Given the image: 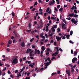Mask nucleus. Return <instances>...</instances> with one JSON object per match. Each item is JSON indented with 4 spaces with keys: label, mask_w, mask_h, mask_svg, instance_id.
<instances>
[{
    "label": "nucleus",
    "mask_w": 79,
    "mask_h": 79,
    "mask_svg": "<svg viewBox=\"0 0 79 79\" xmlns=\"http://www.w3.org/2000/svg\"><path fill=\"white\" fill-rule=\"evenodd\" d=\"M12 64H18V59L15 58L13 60L12 62Z\"/></svg>",
    "instance_id": "f257e3e1"
},
{
    "label": "nucleus",
    "mask_w": 79,
    "mask_h": 79,
    "mask_svg": "<svg viewBox=\"0 0 79 79\" xmlns=\"http://www.w3.org/2000/svg\"><path fill=\"white\" fill-rule=\"evenodd\" d=\"M29 52H30L29 53L32 54V53H33V52H34V51L32 50V49H27L26 51V53L28 54V53H29Z\"/></svg>",
    "instance_id": "f03ea898"
},
{
    "label": "nucleus",
    "mask_w": 79,
    "mask_h": 79,
    "mask_svg": "<svg viewBox=\"0 0 79 79\" xmlns=\"http://www.w3.org/2000/svg\"><path fill=\"white\" fill-rule=\"evenodd\" d=\"M66 73L68 74V77H69L71 75V73L70 72V70H66Z\"/></svg>",
    "instance_id": "7ed1b4c3"
},
{
    "label": "nucleus",
    "mask_w": 79,
    "mask_h": 79,
    "mask_svg": "<svg viewBox=\"0 0 79 79\" xmlns=\"http://www.w3.org/2000/svg\"><path fill=\"white\" fill-rule=\"evenodd\" d=\"M72 23H74V24H76L77 23V21H76L75 19H72L71 20Z\"/></svg>",
    "instance_id": "20e7f679"
},
{
    "label": "nucleus",
    "mask_w": 79,
    "mask_h": 79,
    "mask_svg": "<svg viewBox=\"0 0 79 79\" xmlns=\"http://www.w3.org/2000/svg\"><path fill=\"white\" fill-rule=\"evenodd\" d=\"M48 60V61H49V62H48V63L50 64V63L52 62L51 60H50V58L48 57L47 58V59L45 60L46 62H47Z\"/></svg>",
    "instance_id": "39448f33"
},
{
    "label": "nucleus",
    "mask_w": 79,
    "mask_h": 79,
    "mask_svg": "<svg viewBox=\"0 0 79 79\" xmlns=\"http://www.w3.org/2000/svg\"><path fill=\"white\" fill-rule=\"evenodd\" d=\"M72 63H74L75 61H77V58L76 57H74L73 58L72 60Z\"/></svg>",
    "instance_id": "423d86ee"
},
{
    "label": "nucleus",
    "mask_w": 79,
    "mask_h": 79,
    "mask_svg": "<svg viewBox=\"0 0 79 79\" xmlns=\"http://www.w3.org/2000/svg\"><path fill=\"white\" fill-rule=\"evenodd\" d=\"M66 25L64 23H63L62 25V27L63 29L66 30Z\"/></svg>",
    "instance_id": "0eeeda50"
},
{
    "label": "nucleus",
    "mask_w": 79,
    "mask_h": 79,
    "mask_svg": "<svg viewBox=\"0 0 79 79\" xmlns=\"http://www.w3.org/2000/svg\"><path fill=\"white\" fill-rule=\"evenodd\" d=\"M56 39H57V40L58 42L60 41L61 39V37H60L59 36H56Z\"/></svg>",
    "instance_id": "6e6552de"
},
{
    "label": "nucleus",
    "mask_w": 79,
    "mask_h": 79,
    "mask_svg": "<svg viewBox=\"0 0 79 79\" xmlns=\"http://www.w3.org/2000/svg\"><path fill=\"white\" fill-rule=\"evenodd\" d=\"M20 45L22 47H25V43H24V42H23L20 44Z\"/></svg>",
    "instance_id": "1a4fd4ad"
},
{
    "label": "nucleus",
    "mask_w": 79,
    "mask_h": 79,
    "mask_svg": "<svg viewBox=\"0 0 79 79\" xmlns=\"http://www.w3.org/2000/svg\"><path fill=\"white\" fill-rule=\"evenodd\" d=\"M74 15V13H72L71 14H69L68 16H70V17H73Z\"/></svg>",
    "instance_id": "9d476101"
},
{
    "label": "nucleus",
    "mask_w": 79,
    "mask_h": 79,
    "mask_svg": "<svg viewBox=\"0 0 79 79\" xmlns=\"http://www.w3.org/2000/svg\"><path fill=\"white\" fill-rule=\"evenodd\" d=\"M16 25L13 26L12 27V31H13V30H14V29L15 30L16 29Z\"/></svg>",
    "instance_id": "9b49d317"
},
{
    "label": "nucleus",
    "mask_w": 79,
    "mask_h": 79,
    "mask_svg": "<svg viewBox=\"0 0 79 79\" xmlns=\"http://www.w3.org/2000/svg\"><path fill=\"white\" fill-rule=\"evenodd\" d=\"M34 53L35 55H37V49H35V52H34Z\"/></svg>",
    "instance_id": "f8f14e48"
},
{
    "label": "nucleus",
    "mask_w": 79,
    "mask_h": 79,
    "mask_svg": "<svg viewBox=\"0 0 79 79\" xmlns=\"http://www.w3.org/2000/svg\"><path fill=\"white\" fill-rule=\"evenodd\" d=\"M44 64H45V66H46V67H47V66H48L49 64H50L49 63H48V62L47 63H45Z\"/></svg>",
    "instance_id": "ddd939ff"
},
{
    "label": "nucleus",
    "mask_w": 79,
    "mask_h": 79,
    "mask_svg": "<svg viewBox=\"0 0 79 79\" xmlns=\"http://www.w3.org/2000/svg\"><path fill=\"white\" fill-rule=\"evenodd\" d=\"M74 56H76L77 54V51H76L74 52Z\"/></svg>",
    "instance_id": "4468645a"
},
{
    "label": "nucleus",
    "mask_w": 79,
    "mask_h": 79,
    "mask_svg": "<svg viewBox=\"0 0 79 79\" xmlns=\"http://www.w3.org/2000/svg\"><path fill=\"white\" fill-rule=\"evenodd\" d=\"M12 42V40H9L8 44H11Z\"/></svg>",
    "instance_id": "2eb2a0df"
},
{
    "label": "nucleus",
    "mask_w": 79,
    "mask_h": 79,
    "mask_svg": "<svg viewBox=\"0 0 79 79\" xmlns=\"http://www.w3.org/2000/svg\"><path fill=\"white\" fill-rule=\"evenodd\" d=\"M41 50H45V47L44 46H42L41 47Z\"/></svg>",
    "instance_id": "dca6fc26"
},
{
    "label": "nucleus",
    "mask_w": 79,
    "mask_h": 79,
    "mask_svg": "<svg viewBox=\"0 0 79 79\" xmlns=\"http://www.w3.org/2000/svg\"><path fill=\"white\" fill-rule=\"evenodd\" d=\"M69 37H70V35H66V37L68 39H69Z\"/></svg>",
    "instance_id": "f3484780"
},
{
    "label": "nucleus",
    "mask_w": 79,
    "mask_h": 79,
    "mask_svg": "<svg viewBox=\"0 0 79 79\" xmlns=\"http://www.w3.org/2000/svg\"><path fill=\"white\" fill-rule=\"evenodd\" d=\"M28 27H29V29H31V23H29Z\"/></svg>",
    "instance_id": "a211bd4d"
},
{
    "label": "nucleus",
    "mask_w": 79,
    "mask_h": 79,
    "mask_svg": "<svg viewBox=\"0 0 79 79\" xmlns=\"http://www.w3.org/2000/svg\"><path fill=\"white\" fill-rule=\"evenodd\" d=\"M37 4H38V3H37V2H35V3L34 4V6H35V5H37Z\"/></svg>",
    "instance_id": "6ab92c4d"
},
{
    "label": "nucleus",
    "mask_w": 79,
    "mask_h": 79,
    "mask_svg": "<svg viewBox=\"0 0 79 79\" xmlns=\"http://www.w3.org/2000/svg\"><path fill=\"white\" fill-rule=\"evenodd\" d=\"M74 71V69L73 68H71V72L73 73Z\"/></svg>",
    "instance_id": "aec40b11"
},
{
    "label": "nucleus",
    "mask_w": 79,
    "mask_h": 79,
    "mask_svg": "<svg viewBox=\"0 0 79 79\" xmlns=\"http://www.w3.org/2000/svg\"><path fill=\"white\" fill-rule=\"evenodd\" d=\"M40 51L38 49L37 51V53L38 55H39L40 54Z\"/></svg>",
    "instance_id": "412c9836"
},
{
    "label": "nucleus",
    "mask_w": 79,
    "mask_h": 79,
    "mask_svg": "<svg viewBox=\"0 0 79 79\" xmlns=\"http://www.w3.org/2000/svg\"><path fill=\"white\" fill-rule=\"evenodd\" d=\"M73 17H74L75 18H78V15H77L75 14L73 16Z\"/></svg>",
    "instance_id": "4be33fe9"
},
{
    "label": "nucleus",
    "mask_w": 79,
    "mask_h": 79,
    "mask_svg": "<svg viewBox=\"0 0 79 79\" xmlns=\"http://www.w3.org/2000/svg\"><path fill=\"white\" fill-rule=\"evenodd\" d=\"M49 10H50V7H48L46 10V12H48Z\"/></svg>",
    "instance_id": "5701e85b"
},
{
    "label": "nucleus",
    "mask_w": 79,
    "mask_h": 79,
    "mask_svg": "<svg viewBox=\"0 0 79 79\" xmlns=\"http://www.w3.org/2000/svg\"><path fill=\"white\" fill-rule=\"evenodd\" d=\"M73 31H71L70 32V35H73Z\"/></svg>",
    "instance_id": "b1692460"
},
{
    "label": "nucleus",
    "mask_w": 79,
    "mask_h": 79,
    "mask_svg": "<svg viewBox=\"0 0 79 79\" xmlns=\"http://www.w3.org/2000/svg\"><path fill=\"white\" fill-rule=\"evenodd\" d=\"M29 66H30V67H31L32 68L33 67H34V65L32 64H30L29 65Z\"/></svg>",
    "instance_id": "393cba45"
},
{
    "label": "nucleus",
    "mask_w": 79,
    "mask_h": 79,
    "mask_svg": "<svg viewBox=\"0 0 79 79\" xmlns=\"http://www.w3.org/2000/svg\"><path fill=\"white\" fill-rule=\"evenodd\" d=\"M62 10H63V7H61L59 9V11H60V12H62Z\"/></svg>",
    "instance_id": "a878e982"
},
{
    "label": "nucleus",
    "mask_w": 79,
    "mask_h": 79,
    "mask_svg": "<svg viewBox=\"0 0 79 79\" xmlns=\"http://www.w3.org/2000/svg\"><path fill=\"white\" fill-rule=\"evenodd\" d=\"M71 10H74L75 8H74V6H73L72 8H71Z\"/></svg>",
    "instance_id": "bb28decb"
},
{
    "label": "nucleus",
    "mask_w": 79,
    "mask_h": 79,
    "mask_svg": "<svg viewBox=\"0 0 79 79\" xmlns=\"http://www.w3.org/2000/svg\"><path fill=\"white\" fill-rule=\"evenodd\" d=\"M34 40V38H32V39H31V40H30V42H32Z\"/></svg>",
    "instance_id": "cd10ccee"
},
{
    "label": "nucleus",
    "mask_w": 79,
    "mask_h": 79,
    "mask_svg": "<svg viewBox=\"0 0 79 79\" xmlns=\"http://www.w3.org/2000/svg\"><path fill=\"white\" fill-rule=\"evenodd\" d=\"M50 48H48L47 49V52H50Z\"/></svg>",
    "instance_id": "c85d7f7f"
},
{
    "label": "nucleus",
    "mask_w": 79,
    "mask_h": 79,
    "mask_svg": "<svg viewBox=\"0 0 79 79\" xmlns=\"http://www.w3.org/2000/svg\"><path fill=\"white\" fill-rule=\"evenodd\" d=\"M52 4H53V3L52 2V1H51L50 3H49V5H52Z\"/></svg>",
    "instance_id": "c756f323"
},
{
    "label": "nucleus",
    "mask_w": 79,
    "mask_h": 79,
    "mask_svg": "<svg viewBox=\"0 0 79 79\" xmlns=\"http://www.w3.org/2000/svg\"><path fill=\"white\" fill-rule=\"evenodd\" d=\"M12 15L13 16H15V12H12Z\"/></svg>",
    "instance_id": "7c9ffc66"
},
{
    "label": "nucleus",
    "mask_w": 79,
    "mask_h": 79,
    "mask_svg": "<svg viewBox=\"0 0 79 79\" xmlns=\"http://www.w3.org/2000/svg\"><path fill=\"white\" fill-rule=\"evenodd\" d=\"M74 11L75 13H76V14H77V10H76V9H75L74 10Z\"/></svg>",
    "instance_id": "2f4dec72"
},
{
    "label": "nucleus",
    "mask_w": 79,
    "mask_h": 79,
    "mask_svg": "<svg viewBox=\"0 0 79 79\" xmlns=\"http://www.w3.org/2000/svg\"><path fill=\"white\" fill-rule=\"evenodd\" d=\"M40 24H43V22L42 20H40Z\"/></svg>",
    "instance_id": "473e14b6"
},
{
    "label": "nucleus",
    "mask_w": 79,
    "mask_h": 79,
    "mask_svg": "<svg viewBox=\"0 0 79 79\" xmlns=\"http://www.w3.org/2000/svg\"><path fill=\"white\" fill-rule=\"evenodd\" d=\"M69 42L70 43V44H74V42H73V41H72L70 40L69 41Z\"/></svg>",
    "instance_id": "72a5a7b5"
},
{
    "label": "nucleus",
    "mask_w": 79,
    "mask_h": 79,
    "mask_svg": "<svg viewBox=\"0 0 79 79\" xmlns=\"http://www.w3.org/2000/svg\"><path fill=\"white\" fill-rule=\"evenodd\" d=\"M34 20H36V19H37V17L35 15L34 16Z\"/></svg>",
    "instance_id": "f704fd0d"
},
{
    "label": "nucleus",
    "mask_w": 79,
    "mask_h": 79,
    "mask_svg": "<svg viewBox=\"0 0 79 79\" xmlns=\"http://www.w3.org/2000/svg\"><path fill=\"white\" fill-rule=\"evenodd\" d=\"M31 30H26V31H27V32H31Z\"/></svg>",
    "instance_id": "c9c22d12"
},
{
    "label": "nucleus",
    "mask_w": 79,
    "mask_h": 79,
    "mask_svg": "<svg viewBox=\"0 0 79 79\" xmlns=\"http://www.w3.org/2000/svg\"><path fill=\"white\" fill-rule=\"evenodd\" d=\"M51 19H53L54 20H55V19H56L55 18V17H52Z\"/></svg>",
    "instance_id": "e433bc0d"
},
{
    "label": "nucleus",
    "mask_w": 79,
    "mask_h": 79,
    "mask_svg": "<svg viewBox=\"0 0 79 79\" xmlns=\"http://www.w3.org/2000/svg\"><path fill=\"white\" fill-rule=\"evenodd\" d=\"M35 8H33V9H32V10H31V11H35Z\"/></svg>",
    "instance_id": "4c0bfd02"
},
{
    "label": "nucleus",
    "mask_w": 79,
    "mask_h": 79,
    "mask_svg": "<svg viewBox=\"0 0 79 79\" xmlns=\"http://www.w3.org/2000/svg\"><path fill=\"white\" fill-rule=\"evenodd\" d=\"M60 6H60V5H57V8H59L60 7Z\"/></svg>",
    "instance_id": "58836bf2"
},
{
    "label": "nucleus",
    "mask_w": 79,
    "mask_h": 79,
    "mask_svg": "<svg viewBox=\"0 0 79 79\" xmlns=\"http://www.w3.org/2000/svg\"><path fill=\"white\" fill-rule=\"evenodd\" d=\"M44 35H45V37H46V38H48V36L47 34H45Z\"/></svg>",
    "instance_id": "ea45409f"
},
{
    "label": "nucleus",
    "mask_w": 79,
    "mask_h": 79,
    "mask_svg": "<svg viewBox=\"0 0 79 79\" xmlns=\"http://www.w3.org/2000/svg\"><path fill=\"white\" fill-rule=\"evenodd\" d=\"M48 20H50V16H49L48 17Z\"/></svg>",
    "instance_id": "a19ab883"
},
{
    "label": "nucleus",
    "mask_w": 79,
    "mask_h": 79,
    "mask_svg": "<svg viewBox=\"0 0 79 79\" xmlns=\"http://www.w3.org/2000/svg\"><path fill=\"white\" fill-rule=\"evenodd\" d=\"M56 56V54L55 53H53L52 55V56Z\"/></svg>",
    "instance_id": "79ce46f5"
},
{
    "label": "nucleus",
    "mask_w": 79,
    "mask_h": 79,
    "mask_svg": "<svg viewBox=\"0 0 79 79\" xmlns=\"http://www.w3.org/2000/svg\"><path fill=\"white\" fill-rule=\"evenodd\" d=\"M59 50L60 52H63V49H61V48H59Z\"/></svg>",
    "instance_id": "37998d69"
},
{
    "label": "nucleus",
    "mask_w": 79,
    "mask_h": 79,
    "mask_svg": "<svg viewBox=\"0 0 79 79\" xmlns=\"http://www.w3.org/2000/svg\"><path fill=\"white\" fill-rule=\"evenodd\" d=\"M44 25V24H41L40 25V27H43V26Z\"/></svg>",
    "instance_id": "c03bdc74"
},
{
    "label": "nucleus",
    "mask_w": 79,
    "mask_h": 79,
    "mask_svg": "<svg viewBox=\"0 0 79 79\" xmlns=\"http://www.w3.org/2000/svg\"><path fill=\"white\" fill-rule=\"evenodd\" d=\"M34 24L35 25L37 24V22L35 21V22H34Z\"/></svg>",
    "instance_id": "a18cd8bd"
},
{
    "label": "nucleus",
    "mask_w": 79,
    "mask_h": 79,
    "mask_svg": "<svg viewBox=\"0 0 79 79\" xmlns=\"http://www.w3.org/2000/svg\"><path fill=\"white\" fill-rule=\"evenodd\" d=\"M19 71V70H16L15 71V73H18V72Z\"/></svg>",
    "instance_id": "49530a36"
},
{
    "label": "nucleus",
    "mask_w": 79,
    "mask_h": 79,
    "mask_svg": "<svg viewBox=\"0 0 79 79\" xmlns=\"http://www.w3.org/2000/svg\"><path fill=\"white\" fill-rule=\"evenodd\" d=\"M51 13H52V10H50L48 12V13L49 14H51Z\"/></svg>",
    "instance_id": "de8ad7c7"
},
{
    "label": "nucleus",
    "mask_w": 79,
    "mask_h": 79,
    "mask_svg": "<svg viewBox=\"0 0 79 79\" xmlns=\"http://www.w3.org/2000/svg\"><path fill=\"white\" fill-rule=\"evenodd\" d=\"M43 35H44V34L42 33L40 35V37H43Z\"/></svg>",
    "instance_id": "09e8293b"
},
{
    "label": "nucleus",
    "mask_w": 79,
    "mask_h": 79,
    "mask_svg": "<svg viewBox=\"0 0 79 79\" xmlns=\"http://www.w3.org/2000/svg\"><path fill=\"white\" fill-rule=\"evenodd\" d=\"M71 54H73V49L71 50Z\"/></svg>",
    "instance_id": "8fccbe9b"
},
{
    "label": "nucleus",
    "mask_w": 79,
    "mask_h": 79,
    "mask_svg": "<svg viewBox=\"0 0 79 79\" xmlns=\"http://www.w3.org/2000/svg\"><path fill=\"white\" fill-rule=\"evenodd\" d=\"M16 30H14L13 31V33H14V34H16Z\"/></svg>",
    "instance_id": "3c124183"
},
{
    "label": "nucleus",
    "mask_w": 79,
    "mask_h": 79,
    "mask_svg": "<svg viewBox=\"0 0 79 79\" xmlns=\"http://www.w3.org/2000/svg\"><path fill=\"white\" fill-rule=\"evenodd\" d=\"M56 27H57V25H54V28L55 29H56Z\"/></svg>",
    "instance_id": "603ef678"
},
{
    "label": "nucleus",
    "mask_w": 79,
    "mask_h": 79,
    "mask_svg": "<svg viewBox=\"0 0 79 79\" xmlns=\"http://www.w3.org/2000/svg\"><path fill=\"white\" fill-rule=\"evenodd\" d=\"M5 74H6V73H5V72H4V73L2 74V76H5Z\"/></svg>",
    "instance_id": "864d4df0"
},
{
    "label": "nucleus",
    "mask_w": 79,
    "mask_h": 79,
    "mask_svg": "<svg viewBox=\"0 0 79 79\" xmlns=\"http://www.w3.org/2000/svg\"><path fill=\"white\" fill-rule=\"evenodd\" d=\"M6 65L7 66V67H8V68L10 67V65L8 64H6Z\"/></svg>",
    "instance_id": "5fc2aeb1"
},
{
    "label": "nucleus",
    "mask_w": 79,
    "mask_h": 79,
    "mask_svg": "<svg viewBox=\"0 0 79 79\" xmlns=\"http://www.w3.org/2000/svg\"><path fill=\"white\" fill-rule=\"evenodd\" d=\"M44 50H42L40 51V54H42L43 53V52H44Z\"/></svg>",
    "instance_id": "6e6d98bb"
},
{
    "label": "nucleus",
    "mask_w": 79,
    "mask_h": 79,
    "mask_svg": "<svg viewBox=\"0 0 79 79\" xmlns=\"http://www.w3.org/2000/svg\"><path fill=\"white\" fill-rule=\"evenodd\" d=\"M35 48V45H33L32 46V48H33L34 49V48Z\"/></svg>",
    "instance_id": "4d7b16f0"
},
{
    "label": "nucleus",
    "mask_w": 79,
    "mask_h": 79,
    "mask_svg": "<svg viewBox=\"0 0 79 79\" xmlns=\"http://www.w3.org/2000/svg\"><path fill=\"white\" fill-rule=\"evenodd\" d=\"M36 38H37V39H38V40H39V35H36Z\"/></svg>",
    "instance_id": "13d9d810"
},
{
    "label": "nucleus",
    "mask_w": 79,
    "mask_h": 79,
    "mask_svg": "<svg viewBox=\"0 0 79 79\" xmlns=\"http://www.w3.org/2000/svg\"><path fill=\"white\" fill-rule=\"evenodd\" d=\"M7 73H8V74H11V72H10V71L9 70H8L7 71Z\"/></svg>",
    "instance_id": "bf43d9fd"
},
{
    "label": "nucleus",
    "mask_w": 79,
    "mask_h": 79,
    "mask_svg": "<svg viewBox=\"0 0 79 79\" xmlns=\"http://www.w3.org/2000/svg\"><path fill=\"white\" fill-rule=\"evenodd\" d=\"M52 31L53 32L55 31V30L54 29H53V30H52Z\"/></svg>",
    "instance_id": "052dcab7"
},
{
    "label": "nucleus",
    "mask_w": 79,
    "mask_h": 79,
    "mask_svg": "<svg viewBox=\"0 0 79 79\" xmlns=\"http://www.w3.org/2000/svg\"><path fill=\"white\" fill-rule=\"evenodd\" d=\"M67 6H68V5H64V8H66V7H67Z\"/></svg>",
    "instance_id": "680f3d73"
},
{
    "label": "nucleus",
    "mask_w": 79,
    "mask_h": 79,
    "mask_svg": "<svg viewBox=\"0 0 79 79\" xmlns=\"http://www.w3.org/2000/svg\"><path fill=\"white\" fill-rule=\"evenodd\" d=\"M68 20H70L71 19V17H69V18H67Z\"/></svg>",
    "instance_id": "e2e57ef3"
},
{
    "label": "nucleus",
    "mask_w": 79,
    "mask_h": 79,
    "mask_svg": "<svg viewBox=\"0 0 79 79\" xmlns=\"http://www.w3.org/2000/svg\"><path fill=\"white\" fill-rule=\"evenodd\" d=\"M31 34H34L35 32L34 31H31Z\"/></svg>",
    "instance_id": "0e129e2a"
},
{
    "label": "nucleus",
    "mask_w": 79,
    "mask_h": 79,
    "mask_svg": "<svg viewBox=\"0 0 79 79\" xmlns=\"http://www.w3.org/2000/svg\"><path fill=\"white\" fill-rule=\"evenodd\" d=\"M50 43H53V40H51Z\"/></svg>",
    "instance_id": "69168bd1"
},
{
    "label": "nucleus",
    "mask_w": 79,
    "mask_h": 79,
    "mask_svg": "<svg viewBox=\"0 0 79 79\" xmlns=\"http://www.w3.org/2000/svg\"><path fill=\"white\" fill-rule=\"evenodd\" d=\"M38 2L39 3H41L42 1L41 0H39Z\"/></svg>",
    "instance_id": "338daca9"
},
{
    "label": "nucleus",
    "mask_w": 79,
    "mask_h": 79,
    "mask_svg": "<svg viewBox=\"0 0 79 79\" xmlns=\"http://www.w3.org/2000/svg\"><path fill=\"white\" fill-rule=\"evenodd\" d=\"M14 38H15V37H14V36H12L11 37V39H14Z\"/></svg>",
    "instance_id": "774afa93"
}]
</instances>
